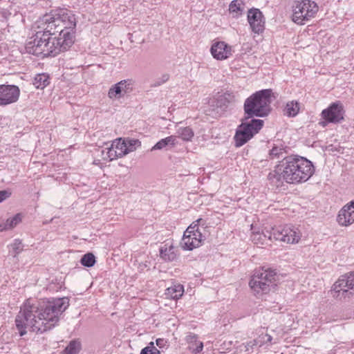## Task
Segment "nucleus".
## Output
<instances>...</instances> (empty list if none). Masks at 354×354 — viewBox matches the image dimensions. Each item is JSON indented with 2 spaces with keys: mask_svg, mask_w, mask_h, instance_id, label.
<instances>
[{
  "mask_svg": "<svg viewBox=\"0 0 354 354\" xmlns=\"http://www.w3.org/2000/svg\"><path fill=\"white\" fill-rule=\"evenodd\" d=\"M77 21L73 12L66 8L45 14L32 26L35 34L26 44V52L44 57L67 50L74 44Z\"/></svg>",
  "mask_w": 354,
  "mask_h": 354,
  "instance_id": "1",
  "label": "nucleus"
},
{
  "mask_svg": "<svg viewBox=\"0 0 354 354\" xmlns=\"http://www.w3.org/2000/svg\"><path fill=\"white\" fill-rule=\"evenodd\" d=\"M69 306L68 297L50 298L40 304L27 299L15 317V326L21 337L27 330L43 333L56 326Z\"/></svg>",
  "mask_w": 354,
  "mask_h": 354,
  "instance_id": "2",
  "label": "nucleus"
},
{
  "mask_svg": "<svg viewBox=\"0 0 354 354\" xmlns=\"http://www.w3.org/2000/svg\"><path fill=\"white\" fill-rule=\"evenodd\" d=\"M314 172L315 167L311 161L298 155H291L285 157L274 167L268 179L277 187L284 182L296 185L306 182Z\"/></svg>",
  "mask_w": 354,
  "mask_h": 354,
  "instance_id": "3",
  "label": "nucleus"
},
{
  "mask_svg": "<svg viewBox=\"0 0 354 354\" xmlns=\"http://www.w3.org/2000/svg\"><path fill=\"white\" fill-rule=\"evenodd\" d=\"M272 90L263 89L251 95L244 102L243 109L245 117L267 116L271 111Z\"/></svg>",
  "mask_w": 354,
  "mask_h": 354,
  "instance_id": "4",
  "label": "nucleus"
},
{
  "mask_svg": "<svg viewBox=\"0 0 354 354\" xmlns=\"http://www.w3.org/2000/svg\"><path fill=\"white\" fill-rule=\"evenodd\" d=\"M208 235L206 221L203 218H198L185 231L181 245L185 250H192L200 247Z\"/></svg>",
  "mask_w": 354,
  "mask_h": 354,
  "instance_id": "5",
  "label": "nucleus"
},
{
  "mask_svg": "<svg viewBox=\"0 0 354 354\" xmlns=\"http://www.w3.org/2000/svg\"><path fill=\"white\" fill-rule=\"evenodd\" d=\"M141 142L136 139L118 138L114 140L111 147L102 150V158L104 160H113L122 158L127 154L134 151Z\"/></svg>",
  "mask_w": 354,
  "mask_h": 354,
  "instance_id": "6",
  "label": "nucleus"
},
{
  "mask_svg": "<svg viewBox=\"0 0 354 354\" xmlns=\"http://www.w3.org/2000/svg\"><path fill=\"white\" fill-rule=\"evenodd\" d=\"M263 126V121L259 119L245 118L242 123L237 127L234 142L235 146L240 147L253 138Z\"/></svg>",
  "mask_w": 354,
  "mask_h": 354,
  "instance_id": "7",
  "label": "nucleus"
},
{
  "mask_svg": "<svg viewBox=\"0 0 354 354\" xmlns=\"http://www.w3.org/2000/svg\"><path fill=\"white\" fill-rule=\"evenodd\" d=\"M292 9V21L297 24L303 25L315 17L319 10V7L313 1L302 0L295 1Z\"/></svg>",
  "mask_w": 354,
  "mask_h": 354,
  "instance_id": "8",
  "label": "nucleus"
},
{
  "mask_svg": "<svg viewBox=\"0 0 354 354\" xmlns=\"http://www.w3.org/2000/svg\"><path fill=\"white\" fill-rule=\"evenodd\" d=\"M274 240L279 241L288 244L298 243L301 237L300 230L290 225H279L272 227Z\"/></svg>",
  "mask_w": 354,
  "mask_h": 354,
  "instance_id": "9",
  "label": "nucleus"
},
{
  "mask_svg": "<svg viewBox=\"0 0 354 354\" xmlns=\"http://www.w3.org/2000/svg\"><path fill=\"white\" fill-rule=\"evenodd\" d=\"M354 290V272L341 276L333 284L331 290L333 297L342 299L348 295V290Z\"/></svg>",
  "mask_w": 354,
  "mask_h": 354,
  "instance_id": "10",
  "label": "nucleus"
},
{
  "mask_svg": "<svg viewBox=\"0 0 354 354\" xmlns=\"http://www.w3.org/2000/svg\"><path fill=\"white\" fill-rule=\"evenodd\" d=\"M344 110L342 104L337 101L331 103L329 106L321 113L322 118H326L333 124H337L344 120Z\"/></svg>",
  "mask_w": 354,
  "mask_h": 354,
  "instance_id": "11",
  "label": "nucleus"
},
{
  "mask_svg": "<svg viewBox=\"0 0 354 354\" xmlns=\"http://www.w3.org/2000/svg\"><path fill=\"white\" fill-rule=\"evenodd\" d=\"M20 90L15 85H0V106L16 102L19 97Z\"/></svg>",
  "mask_w": 354,
  "mask_h": 354,
  "instance_id": "12",
  "label": "nucleus"
},
{
  "mask_svg": "<svg viewBox=\"0 0 354 354\" xmlns=\"http://www.w3.org/2000/svg\"><path fill=\"white\" fill-rule=\"evenodd\" d=\"M233 52L232 47L223 41H214L210 48L212 57L219 61L230 58Z\"/></svg>",
  "mask_w": 354,
  "mask_h": 354,
  "instance_id": "13",
  "label": "nucleus"
},
{
  "mask_svg": "<svg viewBox=\"0 0 354 354\" xmlns=\"http://www.w3.org/2000/svg\"><path fill=\"white\" fill-rule=\"evenodd\" d=\"M248 21L254 33L259 34L264 30L265 21L262 12L257 8H252L248 12Z\"/></svg>",
  "mask_w": 354,
  "mask_h": 354,
  "instance_id": "14",
  "label": "nucleus"
},
{
  "mask_svg": "<svg viewBox=\"0 0 354 354\" xmlns=\"http://www.w3.org/2000/svg\"><path fill=\"white\" fill-rule=\"evenodd\" d=\"M251 240L257 245H263L268 244V242L274 239L272 227H265L259 230L253 225H251Z\"/></svg>",
  "mask_w": 354,
  "mask_h": 354,
  "instance_id": "15",
  "label": "nucleus"
},
{
  "mask_svg": "<svg viewBox=\"0 0 354 354\" xmlns=\"http://www.w3.org/2000/svg\"><path fill=\"white\" fill-rule=\"evenodd\" d=\"M337 222L343 227L349 226L354 223V199L344 205L339 211Z\"/></svg>",
  "mask_w": 354,
  "mask_h": 354,
  "instance_id": "16",
  "label": "nucleus"
},
{
  "mask_svg": "<svg viewBox=\"0 0 354 354\" xmlns=\"http://www.w3.org/2000/svg\"><path fill=\"white\" fill-rule=\"evenodd\" d=\"M276 272L270 268L262 267L255 270L250 279L261 281L269 284L275 285Z\"/></svg>",
  "mask_w": 354,
  "mask_h": 354,
  "instance_id": "17",
  "label": "nucleus"
},
{
  "mask_svg": "<svg viewBox=\"0 0 354 354\" xmlns=\"http://www.w3.org/2000/svg\"><path fill=\"white\" fill-rule=\"evenodd\" d=\"M249 286L256 297H261L269 293L274 285L262 282L261 281H257L256 279H250Z\"/></svg>",
  "mask_w": 354,
  "mask_h": 354,
  "instance_id": "18",
  "label": "nucleus"
},
{
  "mask_svg": "<svg viewBox=\"0 0 354 354\" xmlns=\"http://www.w3.org/2000/svg\"><path fill=\"white\" fill-rule=\"evenodd\" d=\"M160 256L165 261H174L178 256V248L172 243L167 242L160 248Z\"/></svg>",
  "mask_w": 354,
  "mask_h": 354,
  "instance_id": "19",
  "label": "nucleus"
},
{
  "mask_svg": "<svg viewBox=\"0 0 354 354\" xmlns=\"http://www.w3.org/2000/svg\"><path fill=\"white\" fill-rule=\"evenodd\" d=\"M184 292V287L181 284H174V286L167 288L165 290V295L167 298L172 299H178L180 298Z\"/></svg>",
  "mask_w": 354,
  "mask_h": 354,
  "instance_id": "20",
  "label": "nucleus"
},
{
  "mask_svg": "<svg viewBox=\"0 0 354 354\" xmlns=\"http://www.w3.org/2000/svg\"><path fill=\"white\" fill-rule=\"evenodd\" d=\"M177 136H170L159 140L152 148L151 151L160 150L167 146L174 147L177 144Z\"/></svg>",
  "mask_w": 354,
  "mask_h": 354,
  "instance_id": "21",
  "label": "nucleus"
},
{
  "mask_svg": "<svg viewBox=\"0 0 354 354\" xmlns=\"http://www.w3.org/2000/svg\"><path fill=\"white\" fill-rule=\"evenodd\" d=\"M300 105L297 101L292 100L286 103L284 109V115L289 117H295L299 112Z\"/></svg>",
  "mask_w": 354,
  "mask_h": 354,
  "instance_id": "22",
  "label": "nucleus"
},
{
  "mask_svg": "<svg viewBox=\"0 0 354 354\" xmlns=\"http://www.w3.org/2000/svg\"><path fill=\"white\" fill-rule=\"evenodd\" d=\"M37 89H44L50 84V77L46 73H39L35 75L32 82Z\"/></svg>",
  "mask_w": 354,
  "mask_h": 354,
  "instance_id": "23",
  "label": "nucleus"
},
{
  "mask_svg": "<svg viewBox=\"0 0 354 354\" xmlns=\"http://www.w3.org/2000/svg\"><path fill=\"white\" fill-rule=\"evenodd\" d=\"M187 342L189 343V350L194 354L201 353L203 348V343L197 340V337L195 335H188Z\"/></svg>",
  "mask_w": 354,
  "mask_h": 354,
  "instance_id": "24",
  "label": "nucleus"
},
{
  "mask_svg": "<svg viewBox=\"0 0 354 354\" xmlns=\"http://www.w3.org/2000/svg\"><path fill=\"white\" fill-rule=\"evenodd\" d=\"M82 348L81 343L77 339L71 340L61 354H78Z\"/></svg>",
  "mask_w": 354,
  "mask_h": 354,
  "instance_id": "25",
  "label": "nucleus"
},
{
  "mask_svg": "<svg viewBox=\"0 0 354 354\" xmlns=\"http://www.w3.org/2000/svg\"><path fill=\"white\" fill-rule=\"evenodd\" d=\"M176 133L178 134L177 138H180L185 142L191 141L194 136L192 129L189 127H180L177 129Z\"/></svg>",
  "mask_w": 354,
  "mask_h": 354,
  "instance_id": "26",
  "label": "nucleus"
},
{
  "mask_svg": "<svg viewBox=\"0 0 354 354\" xmlns=\"http://www.w3.org/2000/svg\"><path fill=\"white\" fill-rule=\"evenodd\" d=\"M242 2L238 0L232 1L229 6V10L232 14L233 17H239L243 12Z\"/></svg>",
  "mask_w": 354,
  "mask_h": 354,
  "instance_id": "27",
  "label": "nucleus"
},
{
  "mask_svg": "<svg viewBox=\"0 0 354 354\" xmlns=\"http://www.w3.org/2000/svg\"><path fill=\"white\" fill-rule=\"evenodd\" d=\"M233 95L232 96L230 94L225 93L223 95H219L216 99V106L223 109L227 107L228 104L233 100Z\"/></svg>",
  "mask_w": 354,
  "mask_h": 354,
  "instance_id": "28",
  "label": "nucleus"
},
{
  "mask_svg": "<svg viewBox=\"0 0 354 354\" xmlns=\"http://www.w3.org/2000/svg\"><path fill=\"white\" fill-rule=\"evenodd\" d=\"M119 85L123 96L131 93L133 89V82L131 80H122L119 82Z\"/></svg>",
  "mask_w": 354,
  "mask_h": 354,
  "instance_id": "29",
  "label": "nucleus"
},
{
  "mask_svg": "<svg viewBox=\"0 0 354 354\" xmlns=\"http://www.w3.org/2000/svg\"><path fill=\"white\" fill-rule=\"evenodd\" d=\"M119 82L113 85L109 90L108 97L110 99H119L123 97Z\"/></svg>",
  "mask_w": 354,
  "mask_h": 354,
  "instance_id": "30",
  "label": "nucleus"
},
{
  "mask_svg": "<svg viewBox=\"0 0 354 354\" xmlns=\"http://www.w3.org/2000/svg\"><path fill=\"white\" fill-rule=\"evenodd\" d=\"M285 152V149L282 146H274L270 151L269 156L270 159H279L283 156Z\"/></svg>",
  "mask_w": 354,
  "mask_h": 354,
  "instance_id": "31",
  "label": "nucleus"
},
{
  "mask_svg": "<svg viewBox=\"0 0 354 354\" xmlns=\"http://www.w3.org/2000/svg\"><path fill=\"white\" fill-rule=\"evenodd\" d=\"M95 257L92 253H87L81 259V263L85 267H92L95 263Z\"/></svg>",
  "mask_w": 354,
  "mask_h": 354,
  "instance_id": "32",
  "label": "nucleus"
},
{
  "mask_svg": "<svg viewBox=\"0 0 354 354\" xmlns=\"http://www.w3.org/2000/svg\"><path fill=\"white\" fill-rule=\"evenodd\" d=\"M22 218V214L18 213L15 214L13 217L7 219V225H8L10 229H12L21 222Z\"/></svg>",
  "mask_w": 354,
  "mask_h": 354,
  "instance_id": "33",
  "label": "nucleus"
},
{
  "mask_svg": "<svg viewBox=\"0 0 354 354\" xmlns=\"http://www.w3.org/2000/svg\"><path fill=\"white\" fill-rule=\"evenodd\" d=\"M140 354H160V352L154 346V343L151 342L148 346L141 350Z\"/></svg>",
  "mask_w": 354,
  "mask_h": 354,
  "instance_id": "34",
  "label": "nucleus"
},
{
  "mask_svg": "<svg viewBox=\"0 0 354 354\" xmlns=\"http://www.w3.org/2000/svg\"><path fill=\"white\" fill-rule=\"evenodd\" d=\"M262 342H263L260 339H258V338L256 339L251 340L246 343V344L245 346V351L248 352H250L253 350L254 346H261Z\"/></svg>",
  "mask_w": 354,
  "mask_h": 354,
  "instance_id": "35",
  "label": "nucleus"
},
{
  "mask_svg": "<svg viewBox=\"0 0 354 354\" xmlns=\"http://www.w3.org/2000/svg\"><path fill=\"white\" fill-rule=\"evenodd\" d=\"M12 247L16 254L23 250L22 243L19 239H15L12 244Z\"/></svg>",
  "mask_w": 354,
  "mask_h": 354,
  "instance_id": "36",
  "label": "nucleus"
},
{
  "mask_svg": "<svg viewBox=\"0 0 354 354\" xmlns=\"http://www.w3.org/2000/svg\"><path fill=\"white\" fill-rule=\"evenodd\" d=\"M169 79V75L167 73L162 74L157 80V85L160 86L166 82H167Z\"/></svg>",
  "mask_w": 354,
  "mask_h": 354,
  "instance_id": "37",
  "label": "nucleus"
},
{
  "mask_svg": "<svg viewBox=\"0 0 354 354\" xmlns=\"http://www.w3.org/2000/svg\"><path fill=\"white\" fill-rule=\"evenodd\" d=\"M11 195V193L7 190L0 191V203L8 198Z\"/></svg>",
  "mask_w": 354,
  "mask_h": 354,
  "instance_id": "38",
  "label": "nucleus"
},
{
  "mask_svg": "<svg viewBox=\"0 0 354 354\" xmlns=\"http://www.w3.org/2000/svg\"><path fill=\"white\" fill-rule=\"evenodd\" d=\"M10 230L8 225H7L6 221H0V232H3L4 230Z\"/></svg>",
  "mask_w": 354,
  "mask_h": 354,
  "instance_id": "39",
  "label": "nucleus"
},
{
  "mask_svg": "<svg viewBox=\"0 0 354 354\" xmlns=\"http://www.w3.org/2000/svg\"><path fill=\"white\" fill-rule=\"evenodd\" d=\"M156 343L159 348H163L165 346L167 342L165 339L158 338L156 339Z\"/></svg>",
  "mask_w": 354,
  "mask_h": 354,
  "instance_id": "40",
  "label": "nucleus"
},
{
  "mask_svg": "<svg viewBox=\"0 0 354 354\" xmlns=\"http://www.w3.org/2000/svg\"><path fill=\"white\" fill-rule=\"evenodd\" d=\"M258 339H266V343H271L272 339V337L268 334H262L258 337Z\"/></svg>",
  "mask_w": 354,
  "mask_h": 354,
  "instance_id": "41",
  "label": "nucleus"
},
{
  "mask_svg": "<svg viewBox=\"0 0 354 354\" xmlns=\"http://www.w3.org/2000/svg\"><path fill=\"white\" fill-rule=\"evenodd\" d=\"M322 120L319 122V125L322 127H326L329 123H332L331 122L328 121L326 118H322Z\"/></svg>",
  "mask_w": 354,
  "mask_h": 354,
  "instance_id": "42",
  "label": "nucleus"
},
{
  "mask_svg": "<svg viewBox=\"0 0 354 354\" xmlns=\"http://www.w3.org/2000/svg\"><path fill=\"white\" fill-rule=\"evenodd\" d=\"M261 340L263 342H262V345L264 344H266V339H261Z\"/></svg>",
  "mask_w": 354,
  "mask_h": 354,
  "instance_id": "43",
  "label": "nucleus"
}]
</instances>
